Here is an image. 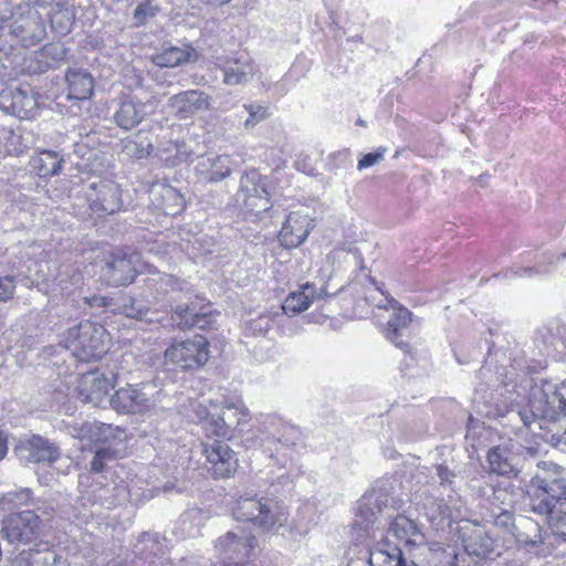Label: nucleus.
<instances>
[{"label": "nucleus", "mask_w": 566, "mask_h": 566, "mask_svg": "<svg viewBox=\"0 0 566 566\" xmlns=\"http://www.w3.org/2000/svg\"><path fill=\"white\" fill-rule=\"evenodd\" d=\"M163 395V389L156 381H143L116 390L109 405L118 413L144 416L156 410Z\"/></svg>", "instance_id": "obj_8"}, {"label": "nucleus", "mask_w": 566, "mask_h": 566, "mask_svg": "<svg viewBox=\"0 0 566 566\" xmlns=\"http://www.w3.org/2000/svg\"><path fill=\"white\" fill-rule=\"evenodd\" d=\"M147 154H148V151H147V150H145V149H142V150H139L138 153H136L137 157H139V158H142V157L146 156Z\"/></svg>", "instance_id": "obj_59"}, {"label": "nucleus", "mask_w": 566, "mask_h": 566, "mask_svg": "<svg viewBox=\"0 0 566 566\" xmlns=\"http://www.w3.org/2000/svg\"><path fill=\"white\" fill-rule=\"evenodd\" d=\"M149 268L138 252L116 254L106 263L105 276L109 284L126 285L132 283L138 273L150 272Z\"/></svg>", "instance_id": "obj_18"}, {"label": "nucleus", "mask_w": 566, "mask_h": 566, "mask_svg": "<svg viewBox=\"0 0 566 566\" xmlns=\"http://www.w3.org/2000/svg\"><path fill=\"white\" fill-rule=\"evenodd\" d=\"M50 14L51 28L60 35L67 34L75 21V13L72 8L63 3Z\"/></svg>", "instance_id": "obj_38"}, {"label": "nucleus", "mask_w": 566, "mask_h": 566, "mask_svg": "<svg viewBox=\"0 0 566 566\" xmlns=\"http://www.w3.org/2000/svg\"><path fill=\"white\" fill-rule=\"evenodd\" d=\"M64 345L78 360H96L109 350L111 337L103 325L84 321L66 332Z\"/></svg>", "instance_id": "obj_5"}, {"label": "nucleus", "mask_w": 566, "mask_h": 566, "mask_svg": "<svg viewBox=\"0 0 566 566\" xmlns=\"http://www.w3.org/2000/svg\"><path fill=\"white\" fill-rule=\"evenodd\" d=\"M437 474H438V476H439V479L441 480L442 483L450 481L451 473L448 470V468H446L443 465H438L437 467Z\"/></svg>", "instance_id": "obj_53"}, {"label": "nucleus", "mask_w": 566, "mask_h": 566, "mask_svg": "<svg viewBox=\"0 0 566 566\" xmlns=\"http://www.w3.org/2000/svg\"><path fill=\"white\" fill-rule=\"evenodd\" d=\"M232 515L237 521L249 522L269 533H276L289 520V511L282 502L251 493H244L237 499Z\"/></svg>", "instance_id": "obj_3"}, {"label": "nucleus", "mask_w": 566, "mask_h": 566, "mask_svg": "<svg viewBox=\"0 0 566 566\" xmlns=\"http://www.w3.org/2000/svg\"><path fill=\"white\" fill-rule=\"evenodd\" d=\"M158 8L154 6L150 1H145L137 6L134 11V20L138 24H144L147 22L149 18H153L157 14Z\"/></svg>", "instance_id": "obj_45"}, {"label": "nucleus", "mask_w": 566, "mask_h": 566, "mask_svg": "<svg viewBox=\"0 0 566 566\" xmlns=\"http://www.w3.org/2000/svg\"><path fill=\"white\" fill-rule=\"evenodd\" d=\"M258 67L248 54L229 60L223 66V82L227 85H241L250 82Z\"/></svg>", "instance_id": "obj_25"}, {"label": "nucleus", "mask_w": 566, "mask_h": 566, "mask_svg": "<svg viewBox=\"0 0 566 566\" xmlns=\"http://www.w3.org/2000/svg\"><path fill=\"white\" fill-rule=\"evenodd\" d=\"M328 294L326 287H322L317 294L315 287L306 283L297 292H292L287 295L282 305V310L285 314L295 315L306 311L314 298Z\"/></svg>", "instance_id": "obj_28"}, {"label": "nucleus", "mask_w": 566, "mask_h": 566, "mask_svg": "<svg viewBox=\"0 0 566 566\" xmlns=\"http://www.w3.org/2000/svg\"><path fill=\"white\" fill-rule=\"evenodd\" d=\"M256 543L251 531L238 526L218 537L214 542V551L219 557L233 562L228 566H252L242 562L250 558Z\"/></svg>", "instance_id": "obj_10"}, {"label": "nucleus", "mask_w": 566, "mask_h": 566, "mask_svg": "<svg viewBox=\"0 0 566 566\" xmlns=\"http://www.w3.org/2000/svg\"><path fill=\"white\" fill-rule=\"evenodd\" d=\"M536 411H537L538 413H545V410H543V409H538V408H537V409H536Z\"/></svg>", "instance_id": "obj_61"}, {"label": "nucleus", "mask_w": 566, "mask_h": 566, "mask_svg": "<svg viewBox=\"0 0 566 566\" xmlns=\"http://www.w3.org/2000/svg\"><path fill=\"white\" fill-rule=\"evenodd\" d=\"M437 507L439 510V514H436L434 512H432V513L427 512V515L431 520L432 524H434L436 526H439L444 522V520L448 518V514H447L448 507L440 503L437 504Z\"/></svg>", "instance_id": "obj_49"}, {"label": "nucleus", "mask_w": 566, "mask_h": 566, "mask_svg": "<svg viewBox=\"0 0 566 566\" xmlns=\"http://www.w3.org/2000/svg\"><path fill=\"white\" fill-rule=\"evenodd\" d=\"M161 280V289L165 290V292L175 291V290H181L182 289V282L178 281L171 275H165Z\"/></svg>", "instance_id": "obj_50"}, {"label": "nucleus", "mask_w": 566, "mask_h": 566, "mask_svg": "<svg viewBox=\"0 0 566 566\" xmlns=\"http://www.w3.org/2000/svg\"><path fill=\"white\" fill-rule=\"evenodd\" d=\"M116 385V376L109 369H94L83 374L77 382L78 398L93 406L109 403V391Z\"/></svg>", "instance_id": "obj_12"}, {"label": "nucleus", "mask_w": 566, "mask_h": 566, "mask_svg": "<svg viewBox=\"0 0 566 566\" xmlns=\"http://www.w3.org/2000/svg\"><path fill=\"white\" fill-rule=\"evenodd\" d=\"M313 220L302 211L291 212L280 231V241L285 248H296L302 244L313 229Z\"/></svg>", "instance_id": "obj_20"}, {"label": "nucleus", "mask_w": 566, "mask_h": 566, "mask_svg": "<svg viewBox=\"0 0 566 566\" xmlns=\"http://www.w3.org/2000/svg\"><path fill=\"white\" fill-rule=\"evenodd\" d=\"M67 433L80 440L83 447L99 444V447L116 446V442L125 443L124 430L102 422H83L67 424Z\"/></svg>", "instance_id": "obj_13"}, {"label": "nucleus", "mask_w": 566, "mask_h": 566, "mask_svg": "<svg viewBox=\"0 0 566 566\" xmlns=\"http://www.w3.org/2000/svg\"><path fill=\"white\" fill-rule=\"evenodd\" d=\"M195 53V50L190 46H167L157 53L153 61L161 67H175L190 61Z\"/></svg>", "instance_id": "obj_34"}, {"label": "nucleus", "mask_w": 566, "mask_h": 566, "mask_svg": "<svg viewBox=\"0 0 566 566\" xmlns=\"http://www.w3.org/2000/svg\"><path fill=\"white\" fill-rule=\"evenodd\" d=\"M385 501L380 500L376 491H371L361 496L357 502L354 527L367 530L377 521V514L381 512Z\"/></svg>", "instance_id": "obj_27"}, {"label": "nucleus", "mask_w": 566, "mask_h": 566, "mask_svg": "<svg viewBox=\"0 0 566 566\" xmlns=\"http://www.w3.org/2000/svg\"><path fill=\"white\" fill-rule=\"evenodd\" d=\"M147 107V103H143L133 97L125 99L115 112L114 120L120 128L129 130L144 120L148 114Z\"/></svg>", "instance_id": "obj_26"}, {"label": "nucleus", "mask_w": 566, "mask_h": 566, "mask_svg": "<svg viewBox=\"0 0 566 566\" xmlns=\"http://www.w3.org/2000/svg\"><path fill=\"white\" fill-rule=\"evenodd\" d=\"M38 2L41 3V7L53 3L55 4V7H60V4L63 3L62 0H38Z\"/></svg>", "instance_id": "obj_55"}, {"label": "nucleus", "mask_w": 566, "mask_h": 566, "mask_svg": "<svg viewBox=\"0 0 566 566\" xmlns=\"http://www.w3.org/2000/svg\"><path fill=\"white\" fill-rule=\"evenodd\" d=\"M122 195L117 184L94 180L84 188V197L74 203L75 213L82 219L113 214L122 208Z\"/></svg>", "instance_id": "obj_7"}, {"label": "nucleus", "mask_w": 566, "mask_h": 566, "mask_svg": "<svg viewBox=\"0 0 566 566\" xmlns=\"http://www.w3.org/2000/svg\"><path fill=\"white\" fill-rule=\"evenodd\" d=\"M202 454L217 479L230 478L238 469L237 453L222 440L214 439L203 442Z\"/></svg>", "instance_id": "obj_16"}, {"label": "nucleus", "mask_w": 566, "mask_h": 566, "mask_svg": "<svg viewBox=\"0 0 566 566\" xmlns=\"http://www.w3.org/2000/svg\"><path fill=\"white\" fill-rule=\"evenodd\" d=\"M371 538L368 559L370 566H405L401 546L394 544L388 535L380 534L378 539L375 531Z\"/></svg>", "instance_id": "obj_19"}, {"label": "nucleus", "mask_w": 566, "mask_h": 566, "mask_svg": "<svg viewBox=\"0 0 566 566\" xmlns=\"http://www.w3.org/2000/svg\"><path fill=\"white\" fill-rule=\"evenodd\" d=\"M15 284L12 277H0V302H7L12 298Z\"/></svg>", "instance_id": "obj_47"}, {"label": "nucleus", "mask_w": 566, "mask_h": 566, "mask_svg": "<svg viewBox=\"0 0 566 566\" xmlns=\"http://www.w3.org/2000/svg\"><path fill=\"white\" fill-rule=\"evenodd\" d=\"M153 205L165 214L177 216L185 209L184 196L172 186L155 182L150 188Z\"/></svg>", "instance_id": "obj_23"}, {"label": "nucleus", "mask_w": 566, "mask_h": 566, "mask_svg": "<svg viewBox=\"0 0 566 566\" xmlns=\"http://www.w3.org/2000/svg\"><path fill=\"white\" fill-rule=\"evenodd\" d=\"M125 449V443L120 442H116V446L98 447L91 462L92 470L94 472H101L107 461L123 457Z\"/></svg>", "instance_id": "obj_39"}, {"label": "nucleus", "mask_w": 566, "mask_h": 566, "mask_svg": "<svg viewBox=\"0 0 566 566\" xmlns=\"http://www.w3.org/2000/svg\"><path fill=\"white\" fill-rule=\"evenodd\" d=\"M326 262L332 266V272H336L350 266L357 268L361 262V258L356 249L343 245L334 248L327 254Z\"/></svg>", "instance_id": "obj_36"}, {"label": "nucleus", "mask_w": 566, "mask_h": 566, "mask_svg": "<svg viewBox=\"0 0 566 566\" xmlns=\"http://www.w3.org/2000/svg\"><path fill=\"white\" fill-rule=\"evenodd\" d=\"M515 457L512 451L502 446L489 450L486 462L490 472L503 476H515L518 472L515 465Z\"/></svg>", "instance_id": "obj_29"}, {"label": "nucleus", "mask_w": 566, "mask_h": 566, "mask_svg": "<svg viewBox=\"0 0 566 566\" xmlns=\"http://www.w3.org/2000/svg\"><path fill=\"white\" fill-rule=\"evenodd\" d=\"M517 416L520 417L521 421L526 426L530 427L536 419L537 412L535 410H520L517 412Z\"/></svg>", "instance_id": "obj_51"}, {"label": "nucleus", "mask_w": 566, "mask_h": 566, "mask_svg": "<svg viewBox=\"0 0 566 566\" xmlns=\"http://www.w3.org/2000/svg\"><path fill=\"white\" fill-rule=\"evenodd\" d=\"M300 430L276 415L263 416L259 427L244 439L248 448L260 449L269 459V467L275 478L273 485L290 488L302 475L297 444Z\"/></svg>", "instance_id": "obj_1"}, {"label": "nucleus", "mask_w": 566, "mask_h": 566, "mask_svg": "<svg viewBox=\"0 0 566 566\" xmlns=\"http://www.w3.org/2000/svg\"><path fill=\"white\" fill-rule=\"evenodd\" d=\"M31 502L32 491L28 488H22L17 491L8 492L0 497V511H11L29 505Z\"/></svg>", "instance_id": "obj_42"}, {"label": "nucleus", "mask_w": 566, "mask_h": 566, "mask_svg": "<svg viewBox=\"0 0 566 566\" xmlns=\"http://www.w3.org/2000/svg\"><path fill=\"white\" fill-rule=\"evenodd\" d=\"M549 269L547 266L538 265L534 268H518L514 275L520 277H531L534 275L548 273Z\"/></svg>", "instance_id": "obj_48"}, {"label": "nucleus", "mask_w": 566, "mask_h": 566, "mask_svg": "<svg viewBox=\"0 0 566 566\" xmlns=\"http://www.w3.org/2000/svg\"><path fill=\"white\" fill-rule=\"evenodd\" d=\"M66 82L70 99L85 101L92 96L94 81L90 73L81 70L69 71Z\"/></svg>", "instance_id": "obj_32"}, {"label": "nucleus", "mask_w": 566, "mask_h": 566, "mask_svg": "<svg viewBox=\"0 0 566 566\" xmlns=\"http://www.w3.org/2000/svg\"><path fill=\"white\" fill-rule=\"evenodd\" d=\"M210 405L212 410L202 405L193 407L196 419L201 422L207 434L229 439L232 437L234 429L247 423L250 419L248 408L239 398L211 400Z\"/></svg>", "instance_id": "obj_4"}, {"label": "nucleus", "mask_w": 566, "mask_h": 566, "mask_svg": "<svg viewBox=\"0 0 566 566\" xmlns=\"http://www.w3.org/2000/svg\"><path fill=\"white\" fill-rule=\"evenodd\" d=\"M463 545L471 555H486L493 549V539L480 526H474L470 533L463 534Z\"/></svg>", "instance_id": "obj_35"}, {"label": "nucleus", "mask_w": 566, "mask_h": 566, "mask_svg": "<svg viewBox=\"0 0 566 566\" xmlns=\"http://www.w3.org/2000/svg\"><path fill=\"white\" fill-rule=\"evenodd\" d=\"M62 161V158L56 151L44 150L32 159L31 165L39 176L48 177L56 175L60 171Z\"/></svg>", "instance_id": "obj_37"}, {"label": "nucleus", "mask_w": 566, "mask_h": 566, "mask_svg": "<svg viewBox=\"0 0 566 566\" xmlns=\"http://www.w3.org/2000/svg\"><path fill=\"white\" fill-rule=\"evenodd\" d=\"M55 560L56 555L48 544H40L36 548L22 551L15 558V566H53Z\"/></svg>", "instance_id": "obj_33"}, {"label": "nucleus", "mask_w": 566, "mask_h": 566, "mask_svg": "<svg viewBox=\"0 0 566 566\" xmlns=\"http://www.w3.org/2000/svg\"><path fill=\"white\" fill-rule=\"evenodd\" d=\"M40 518L31 510L11 513L2 520L1 537L11 544H27L36 537Z\"/></svg>", "instance_id": "obj_14"}, {"label": "nucleus", "mask_w": 566, "mask_h": 566, "mask_svg": "<svg viewBox=\"0 0 566 566\" xmlns=\"http://www.w3.org/2000/svg\"><path fill=\"white\" fill-rule=\"evenodd\" d=\"M386 153H387V148L384 147V146H380L376 151L368 153V154L364 155L358 160L357 169L358 170H364V169H367V168H369L371 166H375L376 164H378L384 158Z\"/></svg>", "instance_id": "obj_46"}, {"label": "nucleus", "mask_w": 566, "mask_h": 566, "mask_svg": "<svg viewBox=\"0 0 566 566\" xmlns=\"http://www.w3.org/2000/svg\"><path fill=\"white\" fill-rule=\"evenodd\" d=\"M233 164L229 155H208L198 158L195 169L201 180L218 182L230 175Z\"/></svg>", "instance_id": "obj_22"}, {"label": "nucleus", "mask_w": 566, "mask_h": 566, "mask_svg": "<svg viewBox=\"0 0 566 566\" xmlns=\"http://www.w3.org/2000/svg\"><path fill=\"white\" fill-rule=\"evenodd\" d=\"M8 453V441L6 433L0 429V460Z\"/></svg>", "instance_id": "obj_52"}, {"label": "nucleus", "mask_w": 566, "mask_h": 566, "mask_svg": "<svg viewBox=\"0 0 566 566\" xmlns=\"http://www.w3.org/2000/svg\"><path fill=\"white\" fill-rule=\"evenodd\" d=\"M243 108L248 112L249 117L244 120L245 129H252L260 122L269 117L268 107L260 104H244Z\"/></svg>", "instance_id": "obj_44"}, {"label": "nucleus", "mask_w": 566, "mask_h": 566, "mask_svg": "<svg viewBox=\"0 0 566 566\" xmlns=\"http://www.w3.org/2000/svg\"><path fill=\"white\" fill-rule=\"evenodd\" d=\"M238 200H242L244 207L254 214L270 209L264 179L256 170H250L241 177Z\"/></svg>", "instance_id": "obj_17"}, {"label": "nucleus", "mask_w": 566, "mask_h": 566, "mask_svg": "<svg viewBox=\"0 0 566 566\" xmlns=\"http://www.w3.org/2000/svg\"><path fill=\"white\" fill-rule=\"evenodd\" d=\"M175 315L177 318L174 319L181 328L198 327L205 329L216 321V315L209 310V306L202 308L199 313H195L189 306H178Z\"/></svg>", "instance_id": "obj_30"}, {"label": "nucleus", "mask_w": 566, "mask_h": 566, "mask_svg": "<svg viewBox=\"0 0 566 566\" xmlns=\"http://www.w3.org/2000/svg\"><path fill=\"white\" fill-rule=\"evenodd\" d=\"M542 514L547 516L553 533L566 538V500L553 503L552 511Z\"/></svg>", "instance_id": "obj_41"}, {"label": "nucleus", "mask_w": 566, "mask_h": 566, "mask_svg": "<svg viewBox=\"0 0 566 566\" xmlns=\"http://www.w3.org/2000/svg\"><path fill=\"white\" fill-rule=\"evenodd\" d=\"M565 258H566V253H562V254H559V255L556 258V260H554V256H552V258H549V264H553L554 262H558V261H560V260H563V259H565Z\"/></svg>", "instance_id": "obj_57"}, {"label": "nucleus", "mask_w": 566, "mask_h": 566, "mask_svg": "<svg viewBox=\"0 0 566 566\" xmlns=\"http://www.w3.org/2000/svg\"><path fill=\"white\" fill-rule=\"evenodd\" d=\"M388 537H394L399 546L402 547V551L406 549L408 553H413L419 551V554H413L412 563L417 564L419 560L417 558L424 552L428 551L424 545V535L418 528L416 523L405 516L397 515L389 524L387 530Z\"/></svg>", "instance_id": "obj_15"}, {"label": "nucleus", "mask_w": 566, "mask_h": 566, "mask_svg": "<svg viewBox=\"0 0 566 566\" xmlns=\"http://www.w3.org/2000/svg\"><path fill=\"white\" fill-rule=\"evenodd\" d=\"M64 48L59 43H49L42 46L39 51L34 52L35 57L40 62L38 71L42 72L45 69L54 66L59 61L64 57Z\"/></svg>", "instance_id": "obj_40"}, {"label": "nucleus", "mask_w": 566, "mask_h": 566, "mask_svg": "<svg viewBox=\"0 0 566 566\" xmlns=\"http://www.w3.org/2000/svg\"><path fill=\"white\" fill-rule=\"evenodd\" d=\"M512 502H513V500L511 497L506 499V496L503 500H501V503L503 505H507V506H510Z\"/></svg>", "instance_id": "obj_58"}, {"label": "nucleus", "mask_w": 566, "mask_h": 566, "mask_svg": "<svg viewBox=\"0 0 566 566\" xmlns=\"http://www.w3.org/2000/svg\"><path fill=\"white\" fill-rule=\"evenodd\" d=\"M501 494H502V490H496V491L494 492V496H495V499H496V500H501Z\"/></svg>", "instance_id": "obj_60"}, {"label": "nucleus", "mask_w": 566, "mask_h": 566, "mask_svg": "<svg viewBox=\"0 0 566 566\" xmlns=\"http://www.w3.org/2000/svg\"><path fill=\"white\" fill-rule=\"evenodd\" d=\"M555 399L558 402L559 413L565 416L566 415V399L563 397H558V396H556Z\"/></svg>", "instance_id": "obj_54"}, {"label": "nucleus", "mask_w": 566, "mask_h": 566, "mask_svg": "<svg viewBox=\"0 0 566 566\" xmlns=\"http://www.w3.org/2000/svg\"><path fill=\"white\" fill-rule=\"evenodd\" d=\"M9 15L0 19V29L8 30L23 45H34L46 35L44 17L49 12H41L29 2L18 4Z\"/></svg>", "instance_id": "obj_6"}, {"label": "nucleus", "mask_w": 566, "mask_h": 566, "mask_svg": "<svg viewBox=\"0 0 566 566\" xmlns=\"http://www.w3.org/2000/svg\"><path fill=\"white\" fill-rule=\"evenodd\" d=\"M168 105L180 118H189L198 112L210 109L211 98L205 92L190 90L171 96Z\"/></svg>", "instance_id": "obj_21"}, {"label": "nucleus", "mask_w": 566, "mask_h": 566, "mask_svg": "<svg viewBox=\"0 0 566 566\" xmlns=\"http://www.w3.org/2000/svg\"><path fill=\"white\" fill-rule=\"evenodd\" d=\"M379 310L387 313V323L384 328L385 337L403 352L408 350L410 335L411 312L401 306L395 298L385 297L377 304Z\"/></svg>", "instance_id": "obj_11"}, {"label": "nucleus", "mask_w": 566, "mask_h": 566, "mask_svg": "<svg viewBox=\"0 0 566 566\" xmlns=\"http://www.w3.org/2000/svg\"><path fill=\"white\" fill-rule=\"evenodd\" d=\"M209 359V343L206 337L195 335L192 338L175 340L164 353L165 366L179 369H196Z\"/></svg>", "instance_id": "obj_9"}, {"label": "nucleus", "mask_w": 566, "mask_h": 566, "mask_svg": "<svg viewBox=\"0 0 566 566\" xmlns=\"http://www.w3.org/2000/svg\"><path fill=\"white\" fill-rule=\"evenodd\" d=\"M18 450L21 458L34 463L54 462L60 457L59 448L40 436H33L22 441Z\"/></svg>", "instance_id": "obj_24"}, {"label": "nucleus", "mask_w": 566, "mask_h": 566, "mask_svg": "<svg viewBox=\"0 0 566 566\" xmlns=\"http://www.w3.org/2000/svg\"><path fill=\"white\" fill-rule=\"evenodd\" d=\"M546 566H555V565H552V564H547Z\"/></svg>", "instance_id": "obj_62"}, {"label": "nucleus", "mask_w": 566, "mask_h": 566, "mask_svg": "<svg viewBox=\"0 0 566 566\" xmlns=\"http://www.w3.org/2000/svg\"><path fill=\"white\" fill-rule=\"evenodd\" d=\"M122 313L129 318H134L137 321H147L153 322L154 318L149 317L150 313L149 308H146L140 301L133 298H125L123 305L120 306Z\"/></svg>", "instance_id": "obj_43"}, {"label": "nucleus", "mask_w": 566, "mask_h": 566, "mask_svg": "<svg viewBox=\"0 0 566 566\" xmlns=\"http://www.w3.org/2000/svg\"><path fill=\"white\" fill-rule=\"evenodd\" d=\"M526 495L535 513L552 511L553 503L566 500L565 470L551 461H539L530 483Z\"/></svg>", "instance_id": "obj_2"}, {"label": "nucleus", "mask_w": 566, "mask_h": 566, "mask_svg": "<svg viewBox=\"0 0 566 566\" xmlns=\"http://www.w3.org/2000/svg\"><path fill=\"white\" fill-rule=\"evenodd\" d=\"M39 107L38 96L30 90L17 88L11 92L9 108L14 116L28 119L35 116Z\"/></svg>", "instance_id": "obj_31"}, {"label": "nucleus", "mask_w": 566, "mask_h": 566, "mask_svg": "<svg viewBox=\"0 0 566 566\" xmlns=\"http://www.w3.org/2000/svg\"><path fill=\"white\" fill-rule=\"evenodd\" d=\"M230 1L231 0H207V2L212 6H222L229 3Z\"/></svg>", "instance_id": "obj_56"}]
</instances>
